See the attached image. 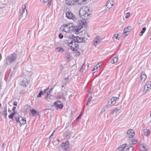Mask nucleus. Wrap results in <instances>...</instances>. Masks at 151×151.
Here are the masks:
<instances>
[{
    "instance_id": "obj_12",
    "label": "nucleus",
    "mask_w": 151,
    "mask_h": 151,
    "mask_svg": "<svg viewBox=\"0 0 151 151\" xmlns=\"http://www.w3.org/2000/svg\"><path fill=\"white\" fill-rule=\"evenodd\" d=\"M61 102L60 101H57L55 102L54 104L56 107L60 109H63V105L61 104Z\"/></svg>"
},
{
    "instance_id": "obj_44",
    "label": "nucleus",
    "mask_w": 151,
    "mask_h": 151,
    "mask_svg": "<svg viewBox=\"0 0 151 151\" xmlns=\"http://www.w3.org/2000/svg\"><path fill=\"white\" fill-rule=\"evenodd\" d=\"M92 99V97L91 96L88 99L87 102H88V103H89L91 101V100Z\"/></svg>"
},
{
    "instance_id": "obj_39",
    "label": "nucleus",
    "mask_w": 151,
    "mask_h": 151,
    "mask_svg": "<svg viewBox=\"0 0 151 151\" xmlns=\"http://www.w3.org/2000/svg\"><path fill=\"white\" fill-rule=\"evenodd\" d=\"M69 40L67 41V43L70 44H72L73 43V40H71L69 38Z\"/></svg>"
},
{
    "instance_id": "obj_20",
    "label": "nucleus",
    "mask_w": 151,
    "mask_h": 151,
    "mask_svg": "<svg viewBox=\"0 0 151 151\" xmlns=\"http://www.w3.org/2000/svg\"><path fill=\"white\" fill-rule=\"evenodd\" d=\"M78 36L76 37L73 35H72L71 36L69 37V38L71 40H73L75 42L77 43L78 42Z\"/></svg>"
},
{
    "instance_id": "obj_48",
    "label": "nucleus",
    "mask_w": 151,
    "mask_h": 151,
    "mask_svg": "<svg viewBox=\"0 0 151 151\" xmlns=\"http://www.w3.org/2000/svg\"><path fill=\"white\" fill-rule=\"evenodd\" d=\"M13 104L14 106H17V102L14 101V102Z\"/></svg>"
},
{
    "instance_id": "obj_28",
    "label": "nucleus",
    "mask_w": 151,
    "mask_h": 151,
    "mask_svg": "<svg viewBox=\"0 0 151 151\" xmlns=\"http://www.w3.org/2000/svg\"><path fill=\"white\" fill-rule=\"evenodd\" d=\"M137 142V140L135 139H133L132 140H129V142L131 144H134L136 143Z\"/></svg>"
},
{
    "instance_id": "obj_27",
    "label": "nucleus",
    "mask_w": 151,
    "mask_h": 151,
    "mask_svg": "<svg viewBox=\"0 0 151 151\" xmlns=\"http://www.w3.org/2000/svg\"><path fill=\"white\" fill-rule=\"evenodd\" d=\"M30 112L33 115H35L37 114L36 111L34 109H31L30 110Z\"/></svg>"
},
{
    "instance_id": "obj_16",
    "label": "nucleus",
    "mask_w": 151,
    "mask_h": 151,
    "mask_svg": "<svg viewBox=\"0 0 151 151\" xmlns=\"http://www.w3.org/2000/svg\"><path fill=\"white\" fill-rule=\"evenodd\" d=\"M111 0H108L106 5V8L109 9L111 8L112 6L114 5V4H111Z\"/></svg>"
},
{
    "instance_id": "obj_53",
    "label": "nucleus",
    "mask_w": 151,
    "mask_h": 151,
    "mask_svg": "<svg viewBox=\"0 0 151 151\" xmlns=\"http://www.w3.org/2000/svg\"><path fill=\"white\" fill-rule=\"evenodd\" d=\"M81 114H80L76 118V120L80 118L81 117Z\"/></svg>"
},
{
    "instance_id": "obj_47",
    "label": "nucleus",
    "mask_w": 151,
    "mask_h": 151,
    "mask_svg": "<svg viewBox=\"0 0 151 151\" xmlns=\"http://www.w3.org/2000/svg\"><path fill=\"white\" fill-rule=\"evenodd\" d=\"M48 0H41V1L42 3H46V2L48 1Z\"/></svg>"
},
{
    "instance_id": "obj_2",
    "label": "nucleus",
    "mask_w": 151,
    "mask_h": 151,
    "mask_svg": "<svg viewBox=\"0 0 151 151\" xmlns=\"http://www.w3.org/2000/svg\"><path fill=\"white\" fill-rule=\"evenodd\" d=\"M17 58V55L15 53H12L7 56L5 60V63L6 65L15 62Z\"/></svg>"
},
{
    "instance_id": "obj_35",
    "label": "nucleus",
    "mask_w": 151,
    "mask_h": 151,
    "mask_svg": "<svg viewBox=\"0 0 151 151\" xmlns=\"http://www.w3.org/2000/svg\"><path fill=\"white\" fill-rule=\"evenodd\" d=\"M70 54L69 52H67L65 54V55L67 59H68L70 58Z\"/></svg>"
},
{
    "instance_id": "obj_38",
    "label": "nucleus",
    "mask_w": 151,
    "mask_h": 151,
    "mask_svg": "<svg viewBox=\"0 0 151 151\" xmlns=\"http://www.w3.org/2000/svg\"><path fill=\"white\" fill-rule=\"evenodd\" d=\"M3 112L4 113H3V114H4V117L6 118L7 115V111L4 110L3 111Z\"/></svg>"
},
{
    "instance_id": "obj_33",
    "label": "nucleus",
    "mask_w": 151,
    "mask_h": 151,
    "mask_svg": "<svg viewBox=\"0 0 151 151\" xmlns=\"http://www.w3.org/2000/svg\"><path fill=\"white\" fill-rule=\"evenodd\" d=\"M99 63H98V65H96L94 68L92 70V71H94L95 70H96L95 71V72H96V71H98V70H97V69H98V66L99 67H100V65H99L98 66V65H99Z\"/></svg>"
},
{
    "instance_id": "obj_31",
    "label": "nucleus",
    "mask_w": 151,
    "mask_h": 151,
    "mask_svg": "<svg viewBox=\"0 0 151 151\" xmlns=\"http://www.w3.org/2000/svg\"><path fill=\"white\" fill-rule=\"evenodd\" d=\"M64 68V66H63V65H60V71H59V74L62 72V71L63 70Z\"/></svg>"
},
{
    "instance_id": "obj_34",
    "label": "nucleus",
    "mask_w": 151,
    "mask_h": 151,
    "mask_svg": "<svg viewBox=\"0 0 151 151\" xmlns=\"http://www.w3.org/2000/svg\"><path fill=\"white\" fill-rule=\"evenodd\" d=\"M15 114V112H12L9 116V117L10 119L13 118Z\"/></svg>"
},
{
    "instance_id": "obj_13",
    "label": "nucleus",
    "mask_w": 151,
    "mask_h": 151,
    "mask_svg": "<svg viewBox=\"0 0 151 151\" xmlns=\"http://www.w3.org/2000/svg\"><path fill=\"white\" fill-rule=\"evenodd\" d=\"M29 81L26 78H24L23 80L20 82L21 85L24 86L26 87L29 84Z\"/></svg>"
},
{
    "instance_id": "obj_56",
    "label": "nucleus",
    "mask_w": 151,
    "mask_h": 151,
    "mask_svg": "<svg viewBox=\"0 0 151 151\" xmlns=\"http://www.w3.org/2000/svg\"><path fill=\"white\" fill-rule=\"evenodd\" d=\"M69 79V77H68L67 78H65V81H67L68 79Z\"/></svg>"
},
{
    "instance_id": "obj_51",
    "label": "nucleus",
    "mask_w": 151,
    "mask_h": 151,
    "mask_svg": "<svg viewBox=\"0 0 151 151\" xmlns=\"http://www.w3.org/2000/svg\"><path fill=\"white\" fill-rule=\"evenodd\" d=\"M67 83V81H64L63 82V84L64 85H66Z\"/></svg>"
},
{
    "instance_id": "obj_46",
    "label": "nucleus",
    "mask_w": 151,
    "mask_h": 151,
    "mask_svg": "<svg viewBox=\"0 0 151 151\" xmlns=\"http://www.w3.org/2000/svg\"><path fill=\"white\" fill-rule=\"evenodd\" d=\"M93 92V90L92 89H90L89 91V93L90 94H91Z\"/></svg>"
},
{
    "instance_id": "obj_15",
    "label": "nucleus",
    "mask_w": 151,
    "mask_h": 151,
    "mask_svg": "<svg viewBox=\"0 0 151 151\" xmlns=\"http://www.w3.org/2000/svg\"><path fill=\"white\" fill-rule=\"evenodd\" d=\"M127 145V144H125L121 145L118 148V151H126Z\"/></svg>"
},
{
    "instance_id": "obj_50",
    "label": "nucleus",
    "mask_w": 151,
    "mask_h": 151,
    "mask_svg": "<svg viewBox=\"0 0 151 151\" xmlns=\"http://www.w3.org/2000/svg\"><path fill=\"white\" fill-rule=\"evenodd\" d=\"M50 91H48L47 93V96H48L50 94Z\"/></svg>"
},
{
    "instance_id": "obj_25",
    "label": "nucleus",
    "mask_w": 151,
    "mask_h": 151,
    "mask_svg": "<svg viewBox=\"0 0 151 151\" xmlns=\"http://www.w3.org/2000/svg\"><path fill=\"white\" fill-rule=\"evenodd\" d=\"M77 43H82L85 41V38L83 37H78Z\"/></svg>"
},
{
    "instance_id": "obj_63",
    "label": "nucleus",
    "mask_w": 151,
    "mask_h": 151,
    "mask_svg": "<svg viewBox=\"0 0 151 151\" xmlns=\"http://www.w3.org/2000/svg\"><path fill=\"white\" fill-rule=\"evenodd\" d=\"M48 96H47V95L45 96L44 98L47 99V98Z\"/></svg>"
},
{
    "instance_id": "obj_26",
    "label": "nucleus",
    "mask_w": 151,
    "mask_h": 151,
    "mask_svg": "<svg viewBox=\"0 0 151 151\" xmlns=\"http://www.w3.org/2000/svg\"><path fill=\"white\" fill-rule=\"evenodd\" d=\"M118 60V58L117 57H114L112 61H111V63L112 64H114L115 63H116Z\"/></svg>"
},
{
    "instance_id": "obj_17",
    "label": "nucleus",
    "mask_w": 151,
    "mask_h": 151,
    "mask_svg": "<svg viewBox=\"0 0 151 151\" xmlns=\"http://www.w3.org/2000/svg\"><path fill=\"white\" fill-rule=\"evenodd\" d=\"M83 28V26L81 25H76L75 26V30H76V33L78 34L80 32L79 31Z\"/></svg>"
},
{
    "instance_id": "obj_43",
    "label": "nucleus",
    "mask_w": 151,
    "mask_h": 151,
    "mask_svg": "<svg viewBox=\"0 0 151 151\" xmlns=\"http://www.w3.org/2000/svg\"><path fill=\"white\" fill-rule=\"evenodd\" d=\"M118 36H119V34H116L114 35V37H115V38L116 39H119V38L118 37Z\"/></svg>"
},
{
    "instance_id": "obj_29",
    "label": "nucleus",
    "mask_w": 151,
    "mask_h": 151,
    "mask_svg": "<svg viewBox=\"0 0 151 151\" xmlns=\"http://www.w3.org/2000/svg\"><path fill=\"white\" fill-rule=\"evenodd\" d=\"M146 30V28L145 27H143L141 31L140 32V34H139V36H141L144 34V33L145 32V31Z\"/></svg>"
},
{
    "instance_id": "obj_30",
    "label": "nucleus",
    "mask_w": 151,
    "mask_h": 151,
    "mask_svg": "<svg viewBox=\"0 0 151 151\" xmlns=\"http://www.w3.org/2000/svg\"><path fill=\"white\" fill-rule=\"evenodd\" d=\"M58 99H65V97L63 93L62 95H58Z\"/></svg>"
},
{
    "instance_id": "obj_41",
    "label": "nucleus",
    "mask_w": 151,
    "mask_h": 151,
    "mask_svg": "<svg viewBox=\"0 0 151 151\" xmlns=\"http://www.w3.org/2000/svg\"><path fill=\"white\" fill-rule=\"evenodd\" d=\"M75 48H76V51L79 49L78 45L77 44L75 43L74 45Z\"/></svg>"
},
{
    "instance_id": "obj_7",
    "label": "nucleus",
    "mask_w": 151,
    "mask_h": 151,
    "mask_svg": "<svg viewBox=\"0 0 151 151\" xmlns=\"http://www.w3.org/2000/svg\"><path fill=\"white\" fill-rule=\"evenodd\" d=\"M66 17L69 19H72L74 21L76 20L75 15L70 11H68L66 13Z\"/></svg>"
},
{
    "instance_id": "obj_59",
    "label": "nucleus",
    "mask_w": 151,
    "mask_h": 151,
    "mask_svg": "<svg viewBox=\"0 0 151 151\" xmlns=\"http://www.w3.org/2000/svg\"><path fill=\"white\" fill-rule=\"evenodd\" d=\"M147 89H146V86H145V87L144 88V92L145 93V91H146V90Z\"/></svg>"
},
{
    "instance_id": "obj_24",
    "label": "nucleus",
    "mask_w": 151,
    "mask_h": 151,
    "mask_svg": "<svg viewBox=\"0 0 151 151\" xmlns=\"http://www.w3.org/2000/svg\"><path fill=\"white\" fill-rule=\"evenodd\" d=\"M102 40V39L100 37L97 36L96 39L93 40L94 43H96L97 44H99Z\"/></svg>"
},
{
    "instance_id": "obj_19",
    "label": "nucleus",
    "mask_w": 151,
    "mask_h": 151,
    "mask_svg": "<svg viewBox=\"0 0 151 151\" xmlns=\"http://www.w3.org/2000/svg\"><path fill=\"white\" fill-rule=\"evenodd\" d=\"M140 149L142 151H145L147 150H148V148H146L145 147V145L144 144H140V145L139 146Z\"/></svg>"
},
{
    "instance_id": "obj_62",
    "label": "nucleus",
    "mask_w": 151,
    "mask_h": 151,
    "mask_svg": "<svg viewBox=\"0 0 151 151\" xmlns=\"http://www.w3.org/2000/svg\"><path fill=\"white\" fill-rule=\"evenodd\" d=\"M4 109L5 110L7 111L6 106L5 107H4Z\"/></svg>"
},
{
    "instance_id": "obj_52",
    "label": "nucleus",
    "mask_w": 151,
    "mask_h": 151,
    "mask_svg": "<svg viewBox=\"0 0 151 151\" xmlns=\"http://www.w3.org/2000/svg\"><path fill=\"white\" fill-rule=\"evenodd\" d=\"M85 63H84L83 64V65L82 66V67H81V70H80V71H81V70L82 69V68H83V66H84V65H85Z\"/></svg>"
},
{
    "instance_id": "obj_40",
    "label": "nucleus",
    "mask_w": 151,
    "mask_h": 151,
    "mask_svg": "<svg viewBox=\"0 0 151 151\" xmlns=\"http://www.w3.org/2000/svg\"><path fill=\"white\" fill-rule=\"evenodd\" d=\"M70 49L72 50H73V51H76V48H75V47H74L73 46H70Z\"/></svg>"
},
{
    "instance_id": "obj_37",
    "label": "nucleus",
    "mask_w": 151,
    "mask_h": 151,
    "mask_svg": "<svg viewBox=\"0 0 151 151\" xmlns=\"http://www.w3.org/2000/svg\"><path fill=\"white\" fill-rule=\"evenodd\" d=\"M44 92L42 91H41L37 95V97H41L42 96V94Z\"/></svg>"
},
{
    "instance_id": "obj_54",
    "label": "nucleus",
    "mask_w": 151,
    "mask_h": 151,
    "mask_svg": "<svg viewBox=\"0 0 151 151\" xmlns=\"http://www.w3.org/2000/svg\"><path fill=\"white\" fill-rule=\"evenodd\" d=\"M53 45L52 44H51L50 45V46H47V47L50 48H52L53 47Z\"/></svg>"
},
{
    "instance_id": "obj_3",
    "label": "nucleus",
    "mask_w": 151,
    "mask_h": 151,
    "mask_svg": "<svg viewBox=\"0 0 151 151\" xmlns=\"http://www.w3.org/2000/svg\"><path fill=\"white\" fill-rule=\"evenodd\" d=\"M26 4L22 5V10H20V15L19 17V20H22L24 19L26 17L27 12L26 9Z\"/></svg>"
},
{
    "instance_id": "obj_6",
    "label": "nucleus",
    "mask_w": 151,
    "mask_h": 151,
    "mask_svg": "<svg viewBox=\"0 0 151 151\" xmlns=\"http://www.w3.org/2000/svg\"><path fill=\"white\" fill-rule=\"evenodd\" d=\"M119 97H113L111 99L108 101L107 104L105 106V107L107 108L110 107L114 106L116 103V101L118 100Z\"/></svg>"
},
{
    "instance_id": "obj_4",
    "label": "nucleus",
    "mask_w": 151,
    "mask_h": 151,
    "mask_svg": "<svg viewBox=\"0 0 151 151\" xmlns=\"http://www.w3.org/2000/svg\"><path fill=\"white\" fill-rule=\"evenodd\" d=\"M64 27H65L63 31L66 32H76L75 26H72L71 24H66L63 25Z\"/></svg>"
},
{
    "instance_id": "obj_9",
    "label": "nucleus",
    "mask_w": 151,
    "mask_h": 151,
    "mask_svg": "<svg viewBox=\"0 0 151 151\" xmlns=\"http://www.w3.org/2000/svg\"><path fill=\"white\" fill-rule=\"evenodd\" d=\"M62 148L66 151L69 147V143L68 141H67L65 142L62 143L61 145Z\"/></svg>"
},
{
    "instance_id": "obj_11",
    "label": "nucleus",
    "mask_w": 151,
    "mask_h": 151,
    "mask_svg": "<svg viewBox=\"0 0 151 151\" xmlns=\"http://www.w3.org/2000/svg\"><path fill=\"white\" fill-rule=\"evenodd\" d=\"M134 136V132L133 129H130L128 130L127 132V137L129 138H132Z\"/></svg>"
},
{
    "instance_id": "obj_61",
    "label": "nucleus",
    "mask_w": 151,
    "mask_h": 151,
    "mask_svg": "<svg viewBox=\"0 0 151 151\" xmlns=\"http://www.w3.org/2000/svg\"><path fill=\"white\" fill-rule=\"evenodd\" d=\"M1 59H2V56H1V53H0V60H1Z\"/></svg>"
},
{
    "instance_id": "obj_10",
    "label": "nucleus",
    "mask_w": 151,
    "mask_h": 151,
    "mask_svg": "<svg viewBox=\"0 0 151 151\" xmlns=\"http://www.w3.org/2000/svg\"><path fill=\"white\" fill-rule=\"evenodd\" d=\"M140 77V81H139V84L144 82L147 78L146 75H145V73L143 72L141 73Z\"/></svg>"
},
{
    "instance_id": "obj_58",
    "label": "nucleus",
    "mask_w": 151,
    "mask_h": 151,
    "mask_svg": "<svg viewBox=\"0 0 151 151\" xmlns=\"http://www.w3.org/2000/svg\"><path fill=\"white\" fill-rule=\"evenodd\" d=\"M53 89V88H51L49 91L50 92H51L52 91Z\"/></svg>"
},
{
    "instance_id": "obj_49",
    "label": "nucleus",
    "mask_w": 151,
    "mask_h": 151,
    "mask_svg": "<svg viewBox=\"0 0 151 151\" xmlns=\"http://www.w3.org/2000/svg\"><path fill=\"white\" fill-rule=\"evenodd\" d=\"M69 112L70 113L69 116L71 117L73 115V112L72 111H70Z\"/></svg>"
},
{
    "instance_id": "obj_64",
    "label": "nucleus",
    "mask_w": 151,
    "mask_h": 151,
    "mask_svg": "<svg viewBox=\"0 0 151 151\" xmlns=\"http://www.w3.org/2000/svg\"><path fill=\"white\" fill-rule=\"evenodd\" d=\"M55 131V130L52 133V134L50 136V137L51 136H52L53 134V133Z\"/></svg>"
},
{
    "instance_id": "obj_14",
    "label": "nucleus",
    "mask_w": 151,
    "mask_h": 151,
    "mask_svg": "<svg viewBox=\"0 0 151 151\" xmlns=\"http://www.w3.org/2000/svg\"><path fill=\"white\" fill-rule=\"evenodd\" d=\"M72 132L69 130L66 131L64 134V136L67 139H69L70 137V135Z\"/></svg>"
},
{
    "instance_id": "obj_22",
    "label": "nucleus",
    "mask_w": 151,
    "mask_h": 151,
    "mask_svg": "<svg viewBox=\"0 0 151 151\" xmlns=\"http://www.w3.org/2000/svg\"><path fill=\"white\" fill-rule=\"evenodd\" d=\"M122 106H120L116 108L115 109L112 110L111 111V114H113L115 112V113H116L117 112H118L119 110H120Z\"/></svg>"
},
{
    "instance_id": "obj_8",
    "label": "nucleus",
    "mask_w": 151,
    "mask_h": 151,
    "mask_svg": "<svg viewBox=\"0 0 151 151\" xmlns=\"http://www.w3.org/2000/svg\"><path fill=\"white\" fill-rule=\"evenodd\" d=\"M77 2L80 3V0H66L65 1L66 3L68 6L74 5Z\"/></svg>"
},
{
    "instance_id": "obj_32",
    "label": "nucleus",
    "mask_w": 151,
    "mask_h": 151,
    "mask_svg": "<svg viewBox=\"0 0 151 151\" xmlns=\"http://www.w3.org/2000/svg\"><path fill=\"white\" fill-rule=\"evenodd\" d=\"M133 147L131 146L129 147H127L126 151H132L133 150Z\"/></svg>"
},
{
    "instance_id": "obj_36",
    "label": "nucleus",
    "mask_w": 151,
    "mask_h": 151,
    "mask_svg": "<svg viewBox=\"0 0 151 151\" xmlns=\"http://www.w3.org/2000/svg\"><path fill=\"white\" fill-rule=\"evenodd\" d=\"M145 86H146V87H147V89L146 90V91H145V93H146L147 91L150 88V87L151 85L150 84H147V83H146Z\"/></svg>"
},
{
    "instance_id": "obj_45",
    "label": "nucleus",
    "mask_w": 151,
    "mask_h": 151,
    "mask_svg": "<svg viewBox=\"0 0 151 151\" xmlns=\"http://www.w3.org/2000/svg\"><path fill=\"white\" fill-rule=\"evenodd\" d=\"M127 15L126 16H125V18H128L129 16H130V12H128L127 13Z\"/></svg>"
},
{
    "instance_id": "obj_57",
    "label": "nucleus",
    "mask_w": 151,
    "mask_h": 151,
    "mask_svg": "<svg viewBox=\"0 0 151 151\" xmlns=\"http://www.w3.org/2000/svg\"><path fill=\"white\" fill-rule=\"evenodd\" d=\"M49 87H48V88H47L46 89H45L44 90V92H46V91H47L48 89H49Z\"/></svg>"
},
{
    "instance_id": "obj_21",
    "label": "nucleus",
    "mask_w": 151,
    "mask_h": 151,
    "mask_svg": "<svg viewBox=\"0 0 151 151\" xmlns=\"http://www.w3.org/2000/svg\"><path fill=\"white\" fill-rule=\"evenodd\" d=\"M143 133L144 135L148 136L150 134V131L149 129H145L143 130Z\"/></svg>"
},
{
    "instance_id": "obj_1",
    "label": "nucleus",
    "mask_w": 151,
    "mask_h": 151,
    "mask_svg": "<svg viewBox=\"0 0 151 151\" xmlns=\"http://www.w3.org/2000/svg\"><path fill=\"white\" fill-rule=\"evenodd\" d=\"M90 13L89 7L87 6L83 7L79 10V15L82 19L87 20L89 18Z\"/></svg>"
},
{
    "instance_id": "obj_55",
    "label": "nucleus",
    "mask_w": 151,
    "mask_h": 151,
    "mask_svg": "<svg viewBox=\"0 0 151 151\" xmlns=\"http://www.w3.org/2000/svg\"><path fill=\"white\" fill-rule=\"evenodd\" d=\"M16 108V107H13L12 109V111H14L15 110V109Z\"/></svg>"
},
{
    "instance_id": "obj_60",
    "label": "nucleus",
    "mask_w": 151,
    "mask_h": 151,
    "mask_svg": "<svg viewBox=\"0 0 151 151\" xmlns=\"http://www.w3.org/2000/svg\"><path fill=\"white\" fill-rule=\"evenodd\" d=\"M55 142H57L58 143V142H59V140L58 139H57L55 141Z\"/></svg>"
},
{
    "instance_id": "obj_42",
    "label": "nucleus",
    "mask_w": 151,
    "mask_h": 151,
    "mask_svg": "<svg viewBox=\"0 0 151 151\" xmlns=\"http://www.w3.org/2000/svg\"><path fill=\"white\" fill-rule=\"evenodd\" d=\"M60 39H62L63 37V35L62 33H60L58 35Z\"/></svg>"
},
{
    "instance_id": "obj_23",
    "label": "nucleus",
    "mask_w": 151,
    "mask_h": 151,
    "mask_svg": "<svg viewBox=\"0 0 151 151\" xmlns=\"http://www.w3.org/2000/svg\"><path fill=\"white\" fill-rule=\"evenodd\" d=\"M64 49L61 47H58L55 49V51L56 52H62L64 51Z\"/></svg>"
},
{
    "instance_id": "obj_5",
    "label": "nucleus",
    "mask_w": 151,
    "mask_h": 151,
    "mask_svg": "<svg viewBox=\"0 0 151 151\" xmlns=\"http://www.w3.org/2000/svg\"><path fill=\"white\" fill-rule=\"evenodd\" d=\"M14 118L16 121L17 123H19V125L21 127L22 125H24L26 123V119L25 118L19 117V116H14Z\"/></svg>"
},
{
    "instance_id": "obj_18",
    "label": "nucleus",
    "mask_w": 151,
    "mask_h": 151,
    "mask_svg": "<svg viewBox=\"0 0 151 151\" xmlns=\"http://www.w3.org/2000/svg\"><path fill=\"white\" fill-rule=\"evenodd\" d=\"M131 29V27L130 26L124 28V34L128 33L127 34H126L125 36H127L129 33V31Z\"/></svg>"
}]
</instances>
